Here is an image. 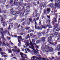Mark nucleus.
<instances>
[{"label":"nucleus","instance_id":"7","mask_svg":"<svg viewBox=\"0 0 60 60\" xmlns=\"http://www.w3.org/2000/svg\"><path fill=\"white\" fill-rule=\"evenodd\" d=\"M47 25L49 28H51L52 27V26H51V25H50V24H47Z\"/></svg>","mask_w":60,"mask_h":60},{"label":"nucleus","instance_id":"47","mask_svg":"<svg viewBox=\"0 0 60 60\" xmlns=\"http://www.w3.org/2000/svg\"><path fill=\"white\" fill-rule=\"evenodd\" d=\"M39 15V14L38 13V14H37L36 15V17H37V16H38Z\"/></svg>","mask_w":60,"mask_h":60},{"label":"nucleus","instance_id":"21","mask_svg":"<svg viewBox=\"0 0 60 60\" xmlns=\"http://www.w3.org/2000/svg\"><path fill=\"white\" fill-rule=\"evenodd\" d=\"M1 19H2V20H1V22H2V23H3V19H4V17L2 16V17L1 18Z\"/></svg>","mask_w":60,"mask_h":60},{"label":"nucleus","instance_id":"50","mask_svg":"<svg viewBox=\"0 0 60 60\" xmlns=\"http://www.w3.org/2000/svg\"><path fill=\"white\" fill-rule=\"evenodd\" d=\"M24 20H25V19L24 18H22L21 19V20L22 21H24Z\"/></svg>","mask_w":60,"mask_h":60},{"label":"nucleus","instance_id":"27","mask_svg":"<svg viewBox=\"0 0 60 60\" xmlns=\"http://www.w3.org/2000/svg\"><path fill=\"white\" fill-rule=\"evenodd\" d=\"M43 11H44V14H45L46 12V11H46V10L45 9H44L43 10Z\"/></svg>","mask_w":60,"mask_h":60},{"label":"nucleus","instance_id":"54","mask_svg":"<svg viewBox=\"0 0 60 60\" xmlns=\"http://www.w3.org/2000/svg\"><path fill=\"white\" fill-rule=\"evenodd\" d=\"M3 2V0H0V3H2Z\"/></svg>","mask_w":60,"mask_h":60},{"label":"nucleus","instance_id":"3","mask_svg":"<svg viewBox=\"0 0 60 60\" xmlns=\"http://www.w3.org/2000/svg\"><path fill=\"white\" fill-rule=\"evenodd\" d=\"M50 35L51 36H50L48 38V39L49 40L48 41H52V37H55V35H53L52 34H50Z\"/></svg>","mask_w":60,"mask_h":60},{"label":"nucleus","instance_id":"23","mask_svg":"<svg viewBox=\"0 0 60 60\" xmlns=\"http://www.w3.org/2000/svg\"><path fill=\"white\" fill-rule=\"evenodd\" d=\"M43 3H41L40 6V7H42L43 6Z\"/></svg>","mask_w":60,"mask_h":60},{"label":"nucleus","instance_id":"43","mask_svg":"<svg viewBox=\"0 0 60 60\" xmlns=\"http://www.w3.org/2000/svg\"><path fill=\"white\" fill-rule=\"evenodd\" d=\"M1 38L3 39V40H5V38H4V37H1Z\"/></svg>","mask_w":60,"mask_h":60},{"label":"nucleus","instance_id":"17","mask_svg":"<svg viewBox=\"0 0 60 60\" xmlns=\"http://www.w3.org/2000/svg\"><path fill=\"white\" fill-rule=\"evenodd\" d=\"M50 21L48 20H47L46 21V23H50Z\"/></svg>","mask_w":60,"mask_h":60},{"label":"nucleus","instance_id":"19","mask_svg":"<svg viewBox=\"0 0 60 60\" xmlns=\"http://www.w3.org/2000/svg\"><path fill=\"white\" fill-rule=\"evenodd\" d=\"M41 27L42 28H46L47 27V26H41Z\"/></svg>","mask_w":60,"mask_h":60},{"label":"nucleus","instance_id":"16","mask_svg":"<svg viewBox=\"0 0 60 60\" xmlns=\"http://www.w3.org/2000/svg\"><path fill=\"white\" fill-rule=\"evenodd\" d=\"M25 45L27 47L29 46V43L28 42H26V44H25Z\"/></svg>","mask_w":60,"mask_h":60},{"label":"nucleus","instance_id":"42","mask_svg":"<svg viewBox=\"0 0 60 60\" xmlns=\"http://www.w3.org/2000/svg\"><path fill=\"white\" fill-rule=\"evenodd\" d=\"M7 38L8 39V40H9L10 39H11V38H10V37H7Z\"/></svg>","mask_w":60,"mask_h":60},{"label":"nucleus","instance_id":"30","mask_svg":"<svg viewBox=\"0 0 60 60\" xmlns=\"http://www.w3.org/2000/svg\"><path fill=\"white\" fill-rule=\"evenodd\" d=\"M12 50L14 52H16V50L15 49H12Z\"/></svg>","mask_w":60,"mask_h":60},{"label":"nucleus","instance_id":"53","mask_svg":"<svg viewBox=\"0 0 60 60\" xmlns=\"http://www.w3.org/2000/svg\"><path fill=\"white\" fill-rule=\"evenodd\" d=\"M26 49L28 51H30V50H29L28 48H27Z\"/></svg>","mask_w":60,"mask_h":60},{"label":"nucleus","instance_id":"48","mask_svg":"<svg viewBox=\"0 0 60 60\" xmlns=\"http://www.w3.org/2000/svg\"><path fill=\"white\" fill-rule=\"evenodd\" d=\"M54 20L55 21V22H56L57 21L56 19V18L55 17L54 18Z\"/></svg>","mask_w":60,"mask_h":60},{"label":"nucleus","instance_id":"32","mask_svg":"<svg viewBox=\"0 0 60 60\" xmlns=\"http://www.w3.org/2000/svg\"><path fill=\"white\" fill-rule=\"evenodd\" d=\"M32 41L33 42V43H34L35 42V40L34 39H32Z\"/></svg>","mask_w":60,"mask_h":60},{"label":"nucleus","instance_id":"45","mask_svg":"<svg viewBox=\"0 0 60 60\" xmlns=\"http://www.w3.org/2000/svg\"><path fill=\"white\" fill-rule=\"evenodd\" d=\"M30 8L29 6H27L26 7V8L27 9H28Z\"/></svg>","mask_w":60,"mask_h":60},{"label":"nucleus","instance_id":"28","mask_svg":"<svg viewBox=\"0 0 60 60\" xmlns=\"http://www.w3.org/2000/svg\"><path fill=\"white\" fill-rule=\"evenodd\" d=\"M29 11H30V10H28L26 12L27 14H29Z\"/></svg>","mask_w":60,"mask_h":60},{"label":"nucleus","instance_id":"4","mask_svg":"<svg viewBox=\"0 0 60 60\" xmlns=\"http://www.w3.org/2000/svg\"><path fill=\"white\" fill-rule=\"evenodd\" d=\"M30 44L31 45L33 49L34 48V44L35 46L36 45V44L35 43H34V44L32 42H30Z\"/></svg>","mask_w":60,"mask_h":60},{"label":"nucleus","instance_id":"12","mask_svg":"<svg viewBox=\"0 0 60 60\" xmlns=\"http://www.w3.org/2000/svg\"><path fill=\"white\" fill-rule=\"evenodd\" d=\"M17 12L16 11H14L13 12V15H16L17 14Z\"/></svg>","mask_w":60,"mask_h":60},{"label":"nucleus","instance_id":"58","mask_svg":"<svg viewBox=\"0 0 60 60\" xmlns=\"http://www.w3.org/2000/svg\"><path fill=\"white\" fill-rule=\"evenodd\" d=\"M45 31H43V33H42L43 34H45Z\"/></svg>","mask_w":60,"mask_h":60},{"label":"nucleus","instance_id":"51","mask_svg":"<svg viewBox=\"0 0 60 60\" xmlns=\"http://www.w3.org/2000/svg\"><path fill=\"white\" fill-rule=\"evenodd\" d=\"M8 51L9 53H11V50H8Z\"/></svg>","mask_w":60,"mask_h":60},{"label":"nucleus","instance_id":"18","mask_svg":"<svg viewBox=\"0 0 60 60\" xmlns=\"http://www.w3.org/2000/svg\"><path fill=\"white\" fill-rule=\"evenodd\" d=\"M7 33V30H5V31H3V34H6Z\"/></svg>","mask_w":60,"mask_h":60},{"label":"nucleus","instance_id":"56","mask_svg":"<svg viewBox=\"0 0 60 60\" xmlns=\"http://www.w3.org/2000/svg\"><path fill=\"white\" fill-rule=\"evenodd\" d=\"M37 13V11L36 10L35 11V14H36V13Z\"/></svg>","mask_w":60,"mask_h":60},{"label":"nucleus","instance_id":"55","mask_svg":"<svg viewBox=\"0 0 60 60\" xmlns=\"http://www.w3.org/2000/svg\"><path fill=\"white\" fill-rule=\"evenodd\" d=\"M9 42L10 43V44H11V45H13V43L11 42V41H9Z\"/></svg>","mask_w":60,"mask_h":60},{"label":"nucleus","instance_id":"63","mask_svg":"<svg viewBox=\"0 0 60 60\" xmlns=\"http://www.w3.org/2000/svg\"><path fill=\"white\" fill-rule=\"evenodd\" d=\"M57 3H60V0H58V1L57 2Z\"/></svg>","mask_w":60,"mask_h":60},{"label":"nucleus","instance_id":"10","mask_svg":"<svg viewBox=\"0 0 60 60\" xmlns=\"http://www.w3.org/2000/svg\"><path fill=\"white\" fill-rule=\"evenodd\" d=\"M29 22H31V23H33V20L31 18H30L29 19Z\"/></svg>","mask_w":60,"mask_h":60},{"label":"nucleus","instance_id":"62","mask_svg":"<svg viewBox=\"0 0 60 60\" xmlns=\"http://www.w3.org/2000/svg\"><path fill=\"white\" fill-rule=\"evenodd\" d=\"M33 21L34 22L36 21V19H33Z\"/></svg>","mask_w":60,"mask_h":60},{"label":"nucleus","instance_id":"1","mask_svg":"<svg viewBox=\"0 0 60 60\" xmlns=\"http://www.w3.org/2000/svg\"><path fill=\"white\" fill-rule=\"evenodd\" d=\"M45 48L46 49L44 50V51L46 52H51L52 51L53 49L52 48L47 45L45 46Z\"/></svg>","mask_w":60,"mask_h":60},{"label":"nucleus","instance_id":"13","mask_svg":"<svg viewBox=\"0 0 60 60\" xmlns=\"http://www.w3.org/2000/svg\"><path fill=\"white\" fill-rule=\"evenodd\" d=\"M55 25L56 26H54V28H58V24H56Z\"/></svg>","mask_w":60,"mask_h":60},{"label":"nucleus","instance_id":"5","mask_svg":"<svg viewBox=\"0 0 60 60\" xmlns=\"http://www.w3.org/2000/svg\"><path fill=\"white\" fill-rule=\"evenodd\" d=\"M35 28L36 29H38V30H41L42 28L41 27H39V26H36L35 27Z\"/></svg>","mask_w":60,"mask_h":60},{"label":"nucleus","instance_id":"38","mask_svg":"<svg viewBox=\"0 0 60 60\" xmlns=\"http://www.w3.org/2000/svg\"><path fill=\"white\" fill-rule=\"evenodd\" d=\"M18 42H19L20 45V44H21V43H20V40H19V39L18 38Z\"/></svg>","mask_w":60,"mask_h":60},{"label":"nucleus","instance_id":"44","mask_svg":"<svg viewBox=\"0 0 60 60\" xmlns=\"http://www.w3.org/2000/svg\"><path fill=\"white\" fill-rule=\"evenodd\" d=\"M47 17L48 19H50V15H47Z\"/></svg>","mask_w":60,"mask_h":60},{"label":"nucleus","instance_id":"61","mask_svg":"<svg viewBox=\"0 0 60 60\" xmlns=\"http://www.w3.org/2000/svg\"><path fill=\"white\" fill-rule=\"evenodd\" d=\"M35 46L36 48H37V49H39V47H38V46L37 45H35Z\"/></svg>","mask_w":60,"mask_h":60},{"label":"nucleus","instance_id":"46","mask_svg":"<svg viewBox=\"0 0 60 60\" xmlns=\"http://www.w3.org/2000/svg\"><path fill=\"white\" fill-rule=\"evenodd\" d=\"M15 26H18V23H15Z\"/></svg>","mask_w":60,"mask_h":60},{"label":"nucleus","instance_id":"37","mask_svg":"<svg viewBox=\"0 0 60 60\" xmlns=\"http://www.w3.org/2000/svg\"><path fill=\"white\" fill-rule=\"evenodd\" d=\"M49 30H49V29H48L47 30V32H46V34H48V32H49Z\"/></svg>","mask_w":60,"mask_h":60},{"label":"nucleus","instance_id":"33","mask_svg":"<svg viewBox=\"0 0 60 60\" xmlns=\"http://www.w3.org/2000/svg\"><path fill=\"white\" fill-rule=\"evenodd\" d=\"M17 52H20V50L19 49H18L16 50Z\"/></svg>","mask_w":60,"mask_h":60},{"label":"nucleus","instance_id":"29","mask_svg":"<svg viewBox=\"0 0 60 60\" xmlns=\"http://www.w3.org/2000/svg\"><path fill=\"white\" fill-rule=\"evenodd\" d=\"M21 15H23L24 14V12H22L21 13Z\"/></svg>","mask_w":60,"mask_h":60},{"label":"nucleus","instance_id":"24","mask_svg":"<svg viewBox=\"0 0 60 60\" xmlns=\"http://www.w3.org/2000/svg\"><path fill=\"white\" fill-rule=\"evenodd\" d=\"M20 54L21 55V56H23L24 55V54H23V53L21 52L20 53Z\"/></svg>","mask_w":60,"mask_h":60},{"label":"nucleus","instance_id":"35","mask_svg":"<svg viewBox=\"0 0 60 60\" xmlns=\"http://www.w3.org/2000/svg\"><path fill=\"white\" fill-rule=\"evenodd\" d=\"M57 34H58L56 32H55L54 33V35L56 36L57 35Z\"/></svg>","mask_w":60,"mask_h":60},{"label":"nucleus","instance_id":"64","mask_svg":"<svg viewBox=\"0 0 60 60\" xmlns=\"http://www.w3.org/2000/svg\"><path fill=\"white\" fill-rule=\"evenodd\" d=\"M60 55V52H58V56Z\"/></svg>","mask_w":60,"mask_h":60},{"label":"nucleus","instance_id":"59","mask_svg":"<svg viewBox=\"0 0 60 60\" xmlns=\"http://www.w3.org/2000/svg\"><path fill=\"white\" fill-rule=\"evenodd\" d=\"M12 21L11 19H10L9 20V22H11Z\"/></svg>","mask_w":60,"mask_h":60},{"label":"nucleus","instance_id":"11","mask_svg":"<svg viewBox=\"0 0 60 60\" xmlns=\"http://www.w3.org/2000/svg\"><path fill=\"white\" fill-rule=\"evenodd\" d=\"M49 43L53 46H55V43H51V42H49Z\"/></svg>","mask_w":60,"mask_h":60},{"label":"nucleus","instance_id":"34","mask_svg":"<svg viewBox=\"0 0 60 60\" xmlns=\"http://www.w3.org/2000/svg\"><path fill=\"white\" fill-rule=\"evenodd\" d=\"M25 56H26V58H27L26 59V60H29V59L27 57V55H25Z\"/></svg>","mask_w":60,"mask_h":60},{"label":"nucleus","instance_id":"40","mask_svg":"<svg viewBox=\"0 0 60 60\" xmlns=\"http://www.w3.org/2000/svg\"><path fill=\"white\" fill-rule=\"evenodd\" d=\"M31 31L32 30L31 29H30L28 31V32H29V33H30V32H31Z\"/></svg>","mask_w":60,"mask_h":60},{"label":"nucleus","instance_id":"60","mask_svg":"<svg viewBox=\"0 0 60 60\" xmlns=\"http://www.w3.org/2000/svg\"><path fill=\"white\" fill-rule=\"evenodd\" d=\"M39 17H37L36 19V20H39Z\"/></svg>","mask_w":60,"mask_h":60},{"label":"nucleus","instance_id":"52","mask_svg":"<svg viewBox=\"0 0 60 60\" xmlns=\"http://www.w3.org/2000/svg\"><path fill=\"white\" fill-rule=\"evenodd\" d=\"M20 34L21 35H23L24 34V33H20Z\"/></svg>","mask_w":60,"mask_h":60},{"label":"nucleus","instance_id":"8","mask_svg":"<svg viewBox=\"0 0 60 60\" xmlns=\"http://www.w3.org/2000/svg\"><path fill=\"white\" fill-rule=\"evenodd\" d=\"M50 7L51 8H53L54 6H53V3H51L49 5Z\"/></svg>","mask_w":60,"mask_h":60},{"label":"nucleus","instance_id":"2","mask_svg":"<svg viewBox=\"0 0 60 60\" xmlns=\"http://www.w3.org/2000/svg\"><path fill=\"white\" fill-rule=\"evenodd\" d=\"M36 59H38V60H41L40 59H41V57L40 56H38V57H37L35 56H33L32 57H31V60H35V58Z\"/></svg>","mask_w":60,"mask_h":60},{"label":"nucleus","instance_id":"20","mask_svg":"<svg viewBox=\"0 0 60 60\" xmlns=\"http://www.w3.org/2000/svg\"><path fill=\"white\" fill-rule=\"evenodd\" d=\"M26 23V21L24 22H23L22 23V26H23V25H25V24Z\"/></svg>","mask_w":60,"mask_h":60},{"label":"nucleus","instance_id":"57","mask_svg":"<svg viewBox=\"0 0 60 60\" xmlns=\"http://www.w3.org/2000/svg\"><path fill=\"white\" fill-rule=\"evenodd\" d=\"M21 57L22 58H23V59H25V57H23V56H21Z\"/></svg>","mask_w":60,"mask_h":60},{"label":"nucleus","instance_id":"15","mask_svg":"<svg viewBox=\"0 0 60 60\" xmlns=\"http://www.w3.org/2000/svg\"><path fill=\"white\" fill-rule=\"evenodd\" d=\"M42 33L41 32H39L38 33V34L39 36H41V34Z\"/></svg>","mask_w":60,"mask_h":60},{"label":"nucleus","instance_id":"9","mask_svg":"<svg viewBox=\"0 0 60 60\" xmlns=\"http://www.w3.org/2000/svg\"><path fill=\"white\" fill-rule=\"evenodd\" d=\"M55 4L56 7V6H57V7H59L60 6V4H59L57 3H55Z\"/></svg>","mask_w":60,"mask_h":60},{"label":"nucleus","instance_id":"41","mask_svg":"<svg viewBox=\"0 0 60 60\" xmlns=\"http://www.w3.org/2000/svg\"><path fill=\"white\" fill-rule=\"evenodd\" d=\"M3 12L4 13H6V10H4L3 11Z\"/></svg>","mask_w":60,"mask_h":60},{"label":"nucleus","instance_id":"6","mask_svg":"<svg viewBox=\"0 0 60 60\" xmlns=\"http://www.w3.org/2000/svg\"><path fill=\"white\" fill-rule=\"evenodd\" d=\"M41 40V41H42L43 42V41H45V37H42Z\"/></svg>","mask_w":60,"mask_h":60},{"label":"nucleus","instance_id":"26","mask_svg":"<svg viewBox=\"0 0 60 60\" xmlns=\"http://www.w3.org/2000/svg\"><path fill=\"white\" fill-rule=\"evenodd\" d=\"M30 28V27H27L26 28V29L27 30H29V29Z\"/></svg>","mask_w":60,"mask_h":60},{"label":"nucleus","instance_id":"39","mask_svg":"<svg viewBox=\"0 0 60 60\" xmlns=\"http://www.w3.org/2000/svg\"><path fill=\"white\" fill-rule=\"evenodd\" d=\"M27 26H29L30 25V22H27Z\"/></svg>","mask_w":60,"mask_h":60},{"label":"nucleus","instance_id":"14","mask_svg":"<svg viewBox=\"0 0 60 60\" xmlns=\"http://www.w3.org/2000/svg\"><path fill=\"white\" fill-rule=\"evenodd\" d=\"M47 13H49L50 12V9L49 8H47Z\"/></svg>","mask_w":60,"mask_h":60},{"label":"nucleus","instance_id":"25","mask_svg":"<svg viewBox=\"0 0 60 60\" xmlns=\"http://www.w3.org/2000/svg\"><path fill=\"white\" fill-rule=\"evenodd\" d=\"M18 37L19 38V39H21L22 40H23V39H22V37H21V36H18Z\"/></svg>","mask_w":60,"mask_h":60},{"label":"nucleus","instance_id":"49","mask_svg":"<svg viewBox=\"0 0 60 60\" xmlns=\"http://www.w3.org/2000/svg\"><path fill=\"white\" fill-rule=\"evenodd\" d=\"M56 31H59L60 30V29H57L56 30Z\"/></svg>","mask_w":60,"mask_h":60},{"label":"nucleus","instance_id":"22","mask_svg":"<svg viewBox=\"0 0 60 60\" xmlns=\"http://www.w3.org/2000/svg\"><path fill=\"white\" fill-rule=\"evenodd\" d=\"M13 0H10V4H12V3H13Z\"/></svg>","mask_w":60,"mask_h":60},{"label":"nucleus","instance_id":"36","mask_svg":"<svg viewBox=\"0 0 60 60\" xmlns=\"http://www.w3.org/2000/svg\"><path fill=\"white\" fill-rule=\"evenodd\" d=\"M0 53L1 54V55H4L5 54V53H4V52H1Z\"/></svg>","mask_w":60,"mask_h":60},{"label":"nucleus","instance_id":"31","mask_svg":"<svg viewBox=\"0 0 60 60\" xmlns=\"http://www.w3.org/2000/svg\"><path fill=\"white\" fill-rule=\"evenodd\" d=\"M34 24L35 25V26H36V25H37V23L36 22H35Z\"/></svg>","mask_w":60,"mask_h":60}]
</instances>
